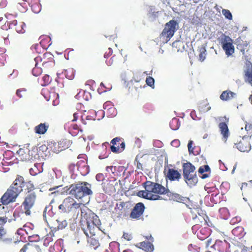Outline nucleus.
I'll return each mask as SVG.
<instances>
[{
    "mask_svg": "<svg viewBox=\"0 0 252 252\" xmlns=\"http://www.w3.org/2000/svg\"><path fill=\"white\" fill-rule=\"evenodd\" d=\"M145 191H139L137 195L149 200H156L160 198L159 195L153 194L152 193L162 194H166L168 192V189L162 185L151 181H147L145 183Z\"/></svg>",
    "mask_w": 252,
    "mask_h": 252,
    "instance_id": "1",
    "label": "nucleus"
},
{
    "mask_svg": "<svg viewBox=\"0 0 252 252\" xmlns=\"http://www.w3.org/2000/svg\"><path fill=\"white\" fill-rule=\"evenodd\" d=\"M91 185L87 182H82L81 184L72 185L69 189V193L74 195L76 198H81L85 195H91L93 191Z\"/></svg>",
    "mask_w": 252,
    "mask_h": 252,
    "instance_id": "2",
    "label": "nucleus"
},
{
    "mask_svg": "<svg viewBox=\"0 0 252 252\" xmlns=\"http://www.w3.org/2000/svg\"><path fill=\"white\" fill-rule=\"evenodd\" d=\"M195 167L190 162L184 163L183 165V174L186 183L190 187L198 182V178L194 171Z\"/></svg>",
    "mask_w": 252,
    "mask_h": 252,
    "instance_id": "3",
    "label": "nucleus"
},
{
    "mask_svg": "<svg viewBox=\"0 0 252 252\" xmlns=\"http://www.w3.org/2000/svg\"><path fill=\"white\" fill-rule=\"evenodd\" d=\"M80 207V203H77L72 198L68 197L64 199L62 204L59 205V209L62 213L78 214Z\"/></svg>",
    "mask_w": 252,
    "mask_h": 252,
    "instance_id": "4",
    "label": "nucleus"
},
{
    "mask_svg": "<svg viewBox=\"0 0 252 252\" xmlns=\"http://www.w3.org/2000/svg\"><path fill=\"white\" fill-rule=\"evenodd\" d=\"M22 190L21 188L12 185L1 197V202L5 205L15 201L16 198Z\"/></svg>",
    "mask_w": 252,
    "mask_h": 252,
    "instance_id": "5",
    "label": "nucleus"
},
{
    "mask_svg": "<svg viewBox=\"0 0 252 252\" xmlns=\"http://www.w3.org/2000/svg\"><path fill=\"white\" fill-rule=\"evenodd\" d=\"M178 23L175 20H171L167 23L165 26L161 35L162 37H165L167 38L168 41L171 37H172L175 32L178 29Z\"/></svg>",
    "mask_w": 252,
    "mask_h": 252,
    "instance_id": "6",
    "label": "nucleus"
},
{
    "mask_svg": "<svg viewBox=\"0 0 252 252\" xmlns=\"http://www.w3.org/2000/svg\"><path fill=\"white\" fill-rule=\"evenodd\" d=\"M36 195L34 191H29L26 196L25 201L23 203L25 210V214L27 215L31 214L30 209L33 206Z\"/></svg>",
    "mask_w": 252,
    "mask_h": 252,
    "instance_id": "7",
    "label": "nucleus"
},
{
    "mask_svg": "<svg viewBox=\"0 0 252 252\" xmlns=\"http://www.w3.org/2000/svg\"><path fill=\"white\" fill-rule=\"evenodd\" d=\"M144 208L143 203H137L132 210L130 214V217L133 219L138 218L143 213Z\"/></svg>",
    "mask_w": 252,
    "mask_h": 252,
    "instance_id": "8",
    "label": "nucleus"
},
{
    "mask_svg": "<svg viewBox=\"0 0 252 252\" xmlns=\"http://www.w3.org/2000/svg\"><path fill=\"white\" fill-rule=\"evenodd\" d=\"M181 174L174 169H169L167 174V177L171 181L178 180L181 178Z\"/></svg>",
    "mask_w": 252,
    "mask_h": 252,
    "instance_id": "9",
    "label": "nucleus"
},
{
    "mask_svg": "<svg viewBox=\"0 0 252 252\" xmlns=\"http://www.w3.org/2000/svg\"><path fill=\"white\" fill-rule=\"evenodd\" d=\"M138 248L142 249L147 252H151L154 250V246L152 243L149 242H142L137 244Z\"/></svg>",
    "mask_w": 252,
    "mask_h": 252,
    "instance_id": "10",
    "label": "nucleus"
},
{
    "mask_svg": "<svg viewBox=\"0 0 252 252\" xmlns=\"http://www.w3.org/2000/svg\"><path fill=\"white\" fill-rule=\"evenodd\" d=\"M236 147L242 152H249L251 149L250 144L247 142H240L237 144Z\"/></svg>",
    "mask_w": 252,
    "mask_h": 252,
    "instance_id": "11",
    "label": "nucleus"
},
{
    "mask_svg": "<svg viewBox=\"0 0 252 252\" xmlns=\"http://www.w3.org/2000/svg\"><path fill=\"white\" fill-rule=\"evenodd\" d=\"M219 127L221 133L223 135V140L225 142L227 137L228 136V128L227 126L224 123H220L219 125Z\"/></svg>",
    "mask_w": 252,
    "mask_h": 252,
    "instance_id": "12",
    "label": "nucleus"
},
{
    "mask_svg": "<svg viewBox=\"0 0 252 252\" xmlns=\"http://www.w3.org/2000/svg\"><path fill=\"white\" fill-rule=\"evenodd\" d=\"M206 50L204 45H202L201 46L198 47L196 54H198L199 56V60L201 62H202L205 60L206 55Z\"/></svg>",
    "mask_w": 252,
    "mask_h": 252,
    "instance_id": "13",
    "label": "nucleus"
},
{
    "mask_svg": "<svg viewBox=\"0 0 252 252\" xmlns=\"http://www.w3.org/2000/svg\"><path fill=\"white\" fill-rule=\"evenodd\" d=\"M236 94L231 91H224L220 96V98L223 100H228L234 97Z\"/></svg>",
    "mask_w": 252,
    "mask_h": 252,
    "instance_id": "14",
    "label": "nucleus"
},
{
    "mask_svg": "<svg viewBox=\"0 0 252 252\" xmlns=\"http://www.w3.org/2000/svg\"><path fill=\"white\" fill-rule=\"evenodd\" d=\"M222 48L227 55H231L234 53V47L232 45V42L222 46Z\"/></svg>",
    "mask_w": 252,
    "mask_h": 252,
    "instance_id": "15",
    "label": "nucleus"
},
{
    "mask_svg": "<svg viewBox=\"0 0 252 252\" xmlns=\"http://www.w3.org/2000/svg\"><path fill=\"white\" fill-rule=\"evenodd\" d=\"M245 79L247 82L252 85V67L247 69L245 71Z\"/></svg>",
    "mask_w": 252,
    "mask_h": 252,
    "instance_id": "16",
    "label": "nucleus"
},
{
    "mask_svg": "<svg viewBox=\"0 0 252 252\" xmlns=\"http://www.w3.org/2000/svg\"><path fill=\"white\" fill-rule=\"evenodd\" d=\"M48 126L43 124H40L35 127V132L38 134H44L47 130Z\"/></svg>",
    "mask_w": 252,
    "mask_h": 252,
    "instance_id": "17",
    "label": "nucleus"
},
{
    "mask_svg": "<svg viewBox=\"0 0 252 252\" xmlns=\"http://www.w3.org/2000/svg\"><path fill=\"white\" fill-rule=\"evenodd\" d=\"M221 43L222 46L226 45L229 43L232 42V40L229 36L222 35L220 38Z\"/></svg>",
    "mask_w": 252,
    "mask_h": 252,
    "instance_id": "18",
    "label": "nucleus"
},
{
    "mask_svg": "<svg viewBox=\"0 0 252 252\" xmlns=\"http://www.w3.org/2000/svg\"><path fill=\"white\" fill-rule=\"evenodd\" d=\"M24 183V178L22 176L18 177L14 181V183L12 186H16L17 187H20L22 189V184Z\"/></svg>",
    "mask_w": 252,
    "mask_h": 252,
    "instance_id": "19",
    "label": "nucleus"
},
{
    "mask_svg": "<svg viewBox=\"0 0 252 252\" xmlns=\"http://www.w3.org/2000/svg\"><path fill=\"white\" fill-rule=\"evenodd\" d=\"M211 106H208V104H202L199 106V110L201 112H206L211 109Z\"/></svg>",
    "mask_w": 252,
    "mask_h": 252,
    "instance_id": "20",
    "label": "nucleus"
},
{
    "mask_svg": "<svg viewBox=\"0 0 252 252\" xmlns=\"http://www.w3.org/2000/svg\"><path fill=\"white\" fill-rule=\"evenodd\" d=\"M57 221L58 222V229H62L64 228H65L67 225V222L66 220H63V221H60L59 220H57Z\"/></svg>",
    "mask_w": 252,
    "mask_h": 252,
    "instance_id": "21",
    "label": "nucleus"
},
{
    "mask_svg": "<svg viewBox=\"0 0 252 252\" xmlns=\"http://www.w3.org/2000/svg\"><path fill=\"white\" fill-rule=\"evenodd\" d=\"M210 170V168L208 165H205L203 166H201L198 169V172L200 174H203L204 172H208Z\"/></svg>",
    "mask_w": 252,
    "mask_h": 252,
    "instance_id": "22",
    "label": "nucleus"
},
{
    "mask_svg": "<svg viewBox=\"0 0 252 252\" xmlns=\"http://www.w3.org/2000/svg\"><path fill=\"white\" fill-rule=\"evenodd\" d=\"M222 13L224 15L225 18L228 19H232V16L230 12L228 10L223 9L222 10Z\"/></svg>",
    "mask_w": 252,
    "mask_h": 252,
    "instance_id": "23",
    "label": "nucleus"
},
{
    "mask_svg": "<svg viewBox=\"0 0 252 252\" xmlns=\"http://www.w3.org/2000/svg\"><path fill=\"white\" fill-rule=\"evenodd\" d=\"M146 83L147 84L150 86V87H152L154 85V82H155V80L154 79L151 77H147L146 78Z\"/></svg>",
    "mask_w": 252,
    "mask_h": 252,
    "instance_id": "24",
    "label": "nucleus"
},
{
    "mask_svg": "<svg viewBox=\"0 0 252 252\" xmlns=\"http://www.w3.org/2000/svg\"><path fill=\"white\" fill-rule=\"evenodd\" d=\"M182 45V42H181L179 40H176L173 42L172 43V47L175 48H179L180 46H181Z\"/></svg>",
    "mask_w": 252,
    "mask_h": 252,
    "instance_id": "25",
    "label": "nucleus"
},
{
    "mask_svg": "<svg viewBox=\"0 0 252 252\" xmlns=\"http://www.w3.org/2000/svg\"><path fill=\"white\" fill-rule=\"evenodd\" d=\"M192 142H193L192 141L190 140L188 145V150H189V153L193 152V148H192V147H191Z\"/></svg>",
    "mask_w": 252,
    "mask_h": 252,
    "instance_id": "26",
    "label": "nucleus"
},
{
    "mask_svg": "<svg viewBox=\"0 0 252 252\" xmlns=\"http://www.w3.org/2000/svg\"><path fill=\"white\" fill-rule=\"evenodd\" d=\"M123 237L124 238V239H125L126 240H127V241H129L132 238V236L130 234H129L128 233H124V234H123Z\"/></svg>",
    "mask_w": 252,
    "mask_h": 252,
    "instance_id": "27",
    "label": "nucleus"
},
{
    "mask_svg": "<svg viewBox=\"0 0 252 252\" xmlns=\"http://www.w3.org/2000/svg\"><path fill=\"white\" fill-rule=\"evenodd\" d=\"M120 149L119 147H115L114 145L111 146V150L114 153H117Z\"/></svg>",
    "mask_w": 252,
    "mask_h": 252,
    "instance_id": "28",
    "label": "nucleus"
},
{
    "mask_svg": "<svg viewBox=\"0 0 252 252\" xmlns=\"http://www.w3.org/2000/svg\"><path fill=\"white\" fill-rule=\"evenodd\" d=\"M5 231L3 228L0 227V240L1 239V237L3 235L5 234Z\"/></svg>",
    "mask_w": 252,
    "mask_h": 252,
    "instance_id": "29",
    "label": "nucleus"
},
{
    "mask_svg": "<svg viewBox=\"0 0 252 252\" xmlns=\"http://www.w3.org/2000/svg\"><path fill=\"white\" fill-rule=\"evenodd\" d=\"M136 161L137 162V168L139 169L142 170V168H143L142 164L141 163H140L139 161H137L136 160Z\"/></svg>",
    "mask_w": 252,
    "mask_h": 252,
    "instance_id": "30",
    "label": "nucleus"
},
{
    "mask_svg": "<svg viewBox=\"0 0 252 252\" xmlns=\"http://www.w3.org/2000/svg\"><path fill=\"white\" fill-rule=\"evenodd\" d=\"M6 222V219L0 217V224L5 223Z\"/></svg>",
    "mask_w": 252,
    "mask_h": 252,
    "instance_id": "31",
    "label": "nucleus"
},
{
    "mask_svg": "<svg viewBox=\"0 0 252 252\" xmlns=\"http://www.w3.org/2000/svg\"><path fill=\"white\" fill-rule=\"evenodd\" d=\"M120 140V139L119 138H114L111 141V143L113 144V145H115L116 144V142L119 141V140Z\"/></svg>",
    "mask_w": 252,
    "mask_h": 252,
    "instance_id": "32",
    "label": "nucleus"
},
{
    "mask_svg": "<svg viewBox=\"0 0 252 252\" xmlns=\"http://www.w3.org/2000/svg\"><path fill=\"white\" fill-rule=\"evenodd\" d=\"M21 92H22V91L20 90H18L17 91H16V94L17 95L19 96L20 97H23V95L22 94H21Z\"/></svg>",
    "mask_w": 252,
    "mask_h": 252,
    "instance_id": "33",
    "label": "nucleus"
},
{
    "mask_svg": "<svg viewBox=\"0 0 252 252\" xmlns=\"http://www.w3.org/2000/svg\"><path fill=\"white\" fill-rule=\"evenodd\" d=\"M27 249V246L26 245H25L22 249H21L20 252H25Z\"/></svg>",
    "mask_w": 252,
    "mask_h": 252,
    "instance_id": "34",
    "label": "nucleus"
},
{
    "mask_svg": "<svg viewBox=\"0 0 252 252\" xmlns=\"http://www.w3.org/2000/svg\"><path fill=\"white\" fill-rule=\"evenodd\" d=\"M208 177L209 175L208 174H203L201 176V178L204 179L208 178Z\"/></svg>",
    "mask_w": 252,
    "mask_h": 252,
    "instance_id": "35",
    "label": "nucleus"
},
{
    "mask_svg": "<svg viewBox=\"0 0 252 252\" xmlns=\"http://www.w3.org/2000/svg\"><path fill=\"white\" fill-rule=\"evenodd\" d=\"M121 148H122L124 149V148H125V143L122 142V143H121Z\"/></svg>",
    "mask_w": 252,
    "mask_h": 252,
    "instance_id": "36",
    "label": "nucleus"
},
{
    "mask_svg": "<svg viewBox=\"0 0 252 252\" xmlns=\"http://www.w3.org/2000/svg\"><path fill=\"white\" fill-rule=\"evenodd\" d=\"M236 166H237L236 164L234 166L233 169V170L232 171V173H234V171H235V169L236 168Z\"/></svg>",
    "mask_w": 252,
    "mask_h": 252,
    "instance_id": "37",
    "label": "nucleus"
},
{
    "mask_svg": "<svg viewBox=\"0 0 252 252\" xmlns=\"http://www.w3.org/2000/svg\"><path fill=\"white\" fill-rule=\"evenodd\" d=\"M249 99L250 100V101H251V103L252 104V94L250 95V97H249Z\"/></svg>",
    "mask_w": 252,
    "mask_h": 252,
    "instance_id": "38",
    "label": "nucleus"
},
{
    "mask_svg": "<svg viewBox=\"0 0 252 252\" xmlns=\"http://www.w3.org/2000/svg\"><path fill=\"white\" fill-rule=\"evenodd\" d=\"M46 211H47V207H46L44 209V214H45V213L46 212Z\"/></svg>",
    "mask_w": 252,
    "mask_h": 252,
    "instance_id": "39",
    "label": "nucleus"
},
{
    "mask_svg": "<svg viewBox=\"0 0 252 252\" xmlns=\"http://www.w3.org/2000/svg\"><path fill=\"white\" fill-rule=\"evenodd\" d=\"M139 48L141 49V50L142 51V48L140 46L139 47Z\"/></svg>",
    "mask_w": 252,
    "mask_h": 252,
    "instance_id": "40",
    "label": "nucleus"
},
{
    "mask_svg": "<svg viewBox=\"0 0 252 252\" xmlns=\"http://www.w3.org/2000/svg\"><path fill=\"white\" fill-rule=\"evenodd\" d=\"M23 26H25V24H23L22 26V27L23 28Z\"/></svg>",
    "mask_w": 252,
    "mask_h": 252,
    "instance_id": "41",
    "label": "nucleus"
},
{
    "mask_svg": "<svg viewBox=\"0 0 252 252\" xmlns=\"http://www.w3.org/2000/svg\"><path fill=\"white\" fill-rule=\"evenodd\" d=\"M101 85L103 86V84L102 83H101Z\"/></svg>",
    "mask_w": 252,
    "mask_h": 252,
    "instance_id": "42",
    "label": "nucleus"
},
{
    "mask_svg": "<svg viewBox=\"0 0 252 252\" xmlns=\"http://www.w3.org/2000/svg\"><path fill=\"white\" fill-rule=\"evenodd\" d=\"M245 129H246V130H247V126H246V127H245Z\"/></svg>",
    "mask_w": 252,
    "mask_h": 252,
    "instance_id": "43",
    "label": "nucleus"
},
{
    "mask_svg": "<svg viewBox=\"0 0 252 252\" xmlns=\"http://www.w3.org/2000/svg\"><path fill=\"white\" fill-rule=\"evenodd\" d=\"M53 189H50V190H52Z\"/></svg>",
    "mask_w": 252,
    "mask_h": 252,
    "instance_id": "44",
    "label": "nucleus"
},
{
    "mask_svg": "<svg viewBox=\"0 0 252 252\" xmlns=\"http://www.w3.org/2000/svg\"><path fill=\"white\" fill-rule=\"evenodd\" d=\"M47 77V76H44L45 79V78H46V77Z\"/></svg>",
    "mask_w": 252,
    "mask_h": 252,
    "instance_id": "45",
    "label": "nucleus"
}]
</instances>
